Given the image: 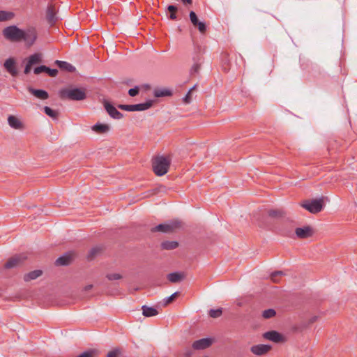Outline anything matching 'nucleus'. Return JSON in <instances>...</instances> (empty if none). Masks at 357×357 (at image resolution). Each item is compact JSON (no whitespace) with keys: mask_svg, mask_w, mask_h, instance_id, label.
I'll use <instances>...</instances> for the list:
<instances>
[{"mask_svg":"<svg viewBox=\"0 0 357 357\" xmlns=\"http://www.w3.org/2000/svg\"><path fill=\"white\" fill-rule=\"evenodd\" d=\"M3 37L11 42H20L23 37V30L15 25L6 27L2 31Z\"/></svg>","mask_w":357,"mask_h":357,"instance_id":"obj_3","label":"nucleus"},{"mask_svg":"<svg viewBox=\"0 0 357 357\" xmlns=\"http://www.w3.org/2000/svg\"><path fill=\"white\" fill-rule=\"evenodd\" d=\"M99 355V351L96 349H89L78 355L77 357H97Z\"/></svg>","mask_w":357,"mask_h":357,"instance_id":"obj_33","label":"nucleus"},{"mask_svg":"<svg viewBox=\"0 0 357 357\" xmlns=\"http://www.w3.org/2000/svg\"><path fill=\"white\" fill-rule=\"evenodd\" d=\"M268 217L282 222L287 217L286 212L281 208L270 209L267 211Z\"/></svg>","mask_w":357,"mask_h":357,"instance_id":"obj_15","label":"nucleus"},{"mask_svg":"<svg viewBox=\"0 0 357 357\" xmlns=\"http://www.w3.org/2000/svg\"><path fill=\"white\" fill-rule=\"evenodd\" d=\"M271 349L272 347L269 344H259L252 346L250 351L255 355L263 356L268 353Z\"/></svg>","mask_w":357,"mask_h":357,"instance_id":"obj_12","label":"nucleus"},{"mask_svg":"<svg viewBox=\"0 0 357 357\" xmlns=\"http://www.w3.org/2000/svg\"><path fill=\"white\" fill-rule=\"evenodd\" d=\"M194 64L192 65L191 69H190V75H195L196 74H198L199 72V70L201 68V65L203 62V58L197 55L196 57L193 58Z\"/></svg>","mask_w":357,"mask_h":357,"instance_id":"obj_20","label":"nucleus"},{"mask_svg":"<svg viewBox=\"0 0 357 357\" xmlns=\"http://www.w3.org/2000/svg\"><path fill=\"white\" fill-rule=\"evenodd\" d=\"M30 65L33 66L42 62V54L35 53L28 58L27 61Z\"/></svg>","mask_w":357,"mask_h":357,"instance_id":"obj_30","label":"nucleus"},{"mask_svg":"<svg viewBox=\"0 0 357 357\" xmlns=\"http://www.w3.org/2000/svg\"><path fill=\"white\" fill-rule=\"evenodd\" d=\"M46 73L50 76V77H56L58 74V70L56 69H51L47 67V70H46Z\"/></svg>","mask_w":357,"mask_h":357,"instance_id":"obj_44","label":"nucleus"},{"mask_svg":"<svg viewBox=\"0 0 357 357\" xmlns=\"http://www.w3.org/2000/svg\"><path fill=\"white\" fill-rule=\"evenodd\" d=\"M295 225V221L287 217L282 222H281V226L279 229L280 233L284 236L293 237V230Z\"/></svg>","mask_w":357,"mask_h":357,"instance_id":"obj_5","label":"nucleus"},{"mask_svg":"<svg viewBox=\"0 0 357 357\" xmlns=\"http://www.w3.org/2000/svg\"><path fill=\"white\" fill-rule=\"evenodd\" d=\"M38 35L36 30L34 28H29L23 30V37L22 40H24L27 47L32 46L37 39Z\"/></svg>","mask_w":357,"mask_h":357,"instance_id":"obj_7","label":"nucleus"},{"mask_svg":"<svg viewBox=\"0 0 357 357\" xmlns=\"http://www.w3.org/2000/svg\"><path fill=\"white\" fill-rule=\"evenodd\" d=\"M104 107L108 114L113 119H121L123 114L119 112L116 108L107 101L104 102Z\"/></svg>","mask_w":357,"mask_h":357,"instance_id":"obj_16","label":"nucleus"},{"mask_svg":"<svg viewBox=\"0 0 357 357\" xmlns=\"http://www.w3.org/2000/svg\"><path fill=\"white\" fill-rule=\"evenodd\" d=\"M47 70V67L45 66H38V67H36L34 68V73L36 74V75H38L41 73H46V70Z\"/></svg>","mask_w":357,"mask_h":357,"instance_id":"obj_42","label":"nucleus"},{"mask_svg":"<svg viewBox=\"0 0 357 357\" xmlns=\"http://www.w3.org/2000/svg\"><path fill=\"white\" fill-rule=\"evenodd\" d=\"M222 314V308L218 309H211L209 310L208 314L212 318H218L220 317Z\"/></svg>","mask_w":357,"mask_h":357,"instance_id":"obj_38","label":"nucleus"},{"mask_svg":"<svg viewBox=\"0 0 357 357\" xmlns=\"http://www.w3.org/2000/svg\"><path fill=\"white\" fill-rule=\"evenodd\" d=\"M197 85L195 84V86H193L190 90H189V92L191 93L193 90L195 89Z\"/></svg>","mask_w":357,"mask_h":357,"instance_id":"obj_51","label":"nucleus"},{"mask_svg":"<svg viewBox=\"0 0 357 357\" xmlns=\"http://www.w3.org/2000/svg\"><path fill=\"white\" fill-rule=\"evenodd\" d=\"M181 222L178 221L172 222L169 224H159L156 227L151 229L152 232L160 231L164 233H169L173 231L174 229L180 227Z\"/></svg>","mask_w":357,"mask_h":357,"instance_id":"obj_8","label":"nucleus"},{"mask_svg":"<svg viewBox=\"0 0 357 357\" xmlns=\"http://www.w3.org/2000/svg\"><path fill=\"white\" fill-rule=\"evenodd\" d=\"M139 91V87L138 86H135V87H134L132 89H129L128 94H129V96H130L132 97H135L137 95H138Z\"/></svg>","mask_w":357,"mask_h":357,"instance_id":"obj_43","label":"nucleus"},{"mask_svg":"<svg viewBox=\"0 0 357 357\" xmlns=\"http://www.w3.org/2000/svg\"><path fill=\"white\" fill-rule=\"evenodd\" d=\"M8 122L10 127L15 129L23 128V124L21 121L15 116L10 115L8 118Z\"/></svg>","mask_w":357,"mask_h":357,"instance_id":"obj_22","label":"nucleus"},{"mask_svg":"<svg viewBox=\"0 0 357 357\" xmlns=\"http://www.w3.org/2000/svg\"><path fill=\"white\" fill-rule=\"evenodd\" d=\"M59 97L70 100H83L86 98V91L80 88H67L59 91Z\"/></svg>","mask_w":357,"mask_h":357,"instance_id":"obj_2","label":"nucleus"},{"mask_svg":"<svg viewBox=\"0 0 357 357\" xmlns=\"http://www.w3.org/2000/svg\"><path fill=\"white\" fill-rule=\"evenodd\" d=\"M43 271L40 270H35L31 271L24 275V280L26 282H29L33 280H35L42 275Z\"/></svg>","mask_w":357,"mask_h":357,"instance_id":"obj_28","label":"nucleus"},{"mask_svg":"<svg viewBox=\"0 0 357 357\" xmlns=\"http://www.w3.org/2000/svg\"><path fill=\"white\" fill-rule=\"evenodd\" d=\"M295 234L297 238L304 239L312 236L314 231L310 226H305L303 227L296 228Z\"/></svg>","mask_w":357,"mask_h":357,"instance_id":"obj_11","label":"nucleus"},{"mask_svg":"<svg viewBox=\"0 0 357 357\" xmlns=\"http://www.w3.org/2000/svg\"><path fill=\"white\" fill-rule=\"evenodd\" d=\"M28 91L36 98L40 100H46L49 98L48 93L43 89H35L32 87H29Z\"/></svg>","mask_w":357,"mask_h":357,"instance_id":"obj_21","label":"nucleus"},{"mask_svg":"<svg viewBox=\"0 0 357 357\" xmlns=\"http://www.w3.org/2000/svg\"><path fill=\"white\" fill-rule=\"evenodd\" d=\"M142 314L146 317H153L158 314V312L155 308H154L153 307H149L146 305H144L142 307Z\"/></svg>","mask_w":357,"mask_h":357,"instance_id":"obj_27","label":"nucleus"},{"mask_svg":"<svg viewBox=\"0 0 357 357\" xmlns=\"http://www.w3.org/2000/svg\"><path fill=\"white\" fill-rule=\"evenodd\" d=\"M318 319V317L317 316H313L309 320H308V322H307V324L305 326H308L311 324H312L313 323H314Z\"/></svg>","mask_w":357,"mask_h":357,"instance_id":"obj_47","label":"nucleus"},{"mask_svg":"<svg viewBox=\"0 0 357 357\" xmlns=\"http://www.w3.org/2000/svg\"><path fill=\"white\" fill-rule=\"evenodd\" d=\"M284 275V273L282 271H277L271 274V279L275 283L280 282L279 277Z\"/></svg>","mask_w":357,"mask_h":357,"instance_id":"obj_36","label":"nucleus"},{"mask_svg":"<svg viewBox=\"0 0 357 357\" xmlns=\"http://www.w3.org/2000/svg\"><path fill=\"white\" fill-rule=\"evenodd\" d=\"M3 66L6 70L13 76H16L17 75V70L15 67V61L14 59H8L7 60H6Z\"/></svg>","mask_w":357,"mask_h":357,"instance_id":"obj_19","label":"nucleus"},{"mask_svg":"<svg viewBox=\"0 0 357 357\" xmlns=\"http://www.w3.org/2000/svg\"><path fill=\"white\" fill-rule=\"evenodd\" d=\"M92 288H93V285H92V284H88V285H86V286H85V287H84V289H83V290H84V291H87L91 290Z\"/></svg>","mask_w":357,"mask_h":357,"instance_id":"obj_49","label":"nucleus"},{"mask_svg":"<svg viewBox=\"0 0 357 357\" xmlns=\"http://www.w3.org/2000/svg\"><path fill=\"white\" fill-rule=\"evenodd\" d=\"M185 278V275L180 272H174L167 275V279L172 283H176L181 282Z\"/></svg>","mask_w":357,"mask_h":357,"instance_id":"obj_24","label":"nucleus"},{"mask_svg":"<svg viewBox=\"0 0 357 357\" xmlns=\"http://www.w3.org/2000/svg\"><path fill=\"white\" fill-rule=\"evenodd\" d=\"M31 67L32 66L30 65L28 62L25 66V68H24V73L27 75L30 73L31 70Z\"/></svg>","mask_w":357,"mask_h":357,"instance_id":"obj_48","label":"nucleus"},{"mask_svg":"<svg viewBox=\"0 0 357 357\" xmlns=\"http://www.w3.org/2000/svg\"><path fill=\"white\" fill-rule=\"evenodd\" d=\"M46 19L49 24H53L56 21V9L54 5L49 4L46 10Z\"/></svg>","mask_w":357,"mask_h":357,"instance_id":"obj_18","label":"nucleus"},{"mask_svg":"<svg viewBox=\"0 0 357 357\" xmlns=\"http://www.w3.org/2000/svg\"><path fill=\"white\" fill-rule=\"evenodd\" d=\"M178 246V243L176 241H166L161 243V248L163 250H171L176 248Z\"/></svg>","mask_w":357,"mask_h":357,"instance_id":"obj_29","label":"nucleus"},{"mask_svg":"<svg viewBox=\"0 0 357 357\" xmlns=\"http://www.w3.org/2000/svg\"><path fill=\"white\" fill-rule=\"evenodd\" d=\"M221 62L222 70L227 73L230 69V61L229 54L223 52L221 54Z\"/></svg>","mask_w":357,"mask_h":357,"instance_id":"obj_25","label":"nucleus"},{"mask_svg":"<svg viewBox=\"0 0 357 357\" xmlns=\"http://www.w3.org/2000/svg\"><path fill=\"white\" fill-rule=\"evenodd\" d=\"M177 7L174 5H169L167 7V10L169 13V18L172 20H175L177 19L176 16V12H177Z\"/></svg>","mask_w":357,"mask_h":357,"instance_id":"obj_34","label":"nucleus"},{"mask_svg":"<svg viewBox=\"0 0 357 357\" xmlns=\"http://www.w3.org/2000/svg\"><path fill=\"white\" fill-rule=\"evenodd\" d=\"M189 17L193 26L197 27L200 33H204L206 31V26L205 23L199 21L198 17L194 11L190 12Z\"/></svg>","mask_w":357,"mask_h":357,"instance_id":"obj_13","label":"nucleus"},{"mask_svg":"<svg viewBox=\"0 0 357 357\" xmlns=\"http://www.w3.org/2000/svg\"><path fill=\"white\" fill-rule=\"evenodd\" d=\"M92 131L98 133H105L110 131L109 126L98 123L91 127Z\"/></svg>","mask_w":357,"mask_h":357,"instance_id":"obj_23","label":"nucleus"},{"mask_svg":"<svg viewBox=\"0 0 357 357\" xmlns=\"http://www.w3.org/2000/svg\"><path fill=\"white\" fill-rule=\"evenodd\" d=\"M213 343V340L211 338H202L196 340L192 344V347L196 350L205 349L209 347Z\"/></svg>","mask_w":357,"mask_h":357,"instance_id":"obj_17","label":"nucleus"},{"mask_svg":"<svg viewBox=\"0 0 357 357\" xmlns=\"http://www.w3.org/2000/svg\"><path fill=\"white\" fill-rule=\"evenodd\" d=\"M119 354V350L114 349V350L109 351L107 354V357H118Z\"/></svg>","mask_w":357,"mask_h":357,"instance_id":"obj_45","label":"nucleus"},{"mask_svg":"<svg viewBox=\"0 0 357 357\" xmlns=\"http://www.w3.org/2000/svg\"><path fill=\"white\" fill-rule=\"evenodd\" d=\"M183 3L185 4H191L192 1V0H181Z\"/></svg>","mask_w":357,"mask_h":357,"instance_id":"obj_50","label":"nucleus"},{"mask_svg":"<svg viewBox=\"0 0 357 357\" xmlns=\"http://www.w3.org/2000/svg\"><path fill=\"white\" fill-rule=\"evenodd\" d=\"M44 112L47 116H49L50 117H51L52 119H56L59 115V114L56 111L53 110L52 109H51L50 107H49L47 106H45L44 107Z\"/></svg>","mask_w":357,"mask_h":357,"instance_id":"obj_35","label":"nucleus"},{"mask_svg":"<svg viewBox=\"0 0 357 357\" xmlns=\"http://www.w3.org/2000/svg\"><path fill=\"white\" fill-rule=\"evenodd\" d=\"M55 63L58 66V67L60 69L66 70L67 72L73 73L75 70V68L73 65L66 61L56 60L55 61Z\"/></svg>","mask_w":357,"mask_h":357,"instance_id":"obj_26","label":"nucleus"},{"mask_svg":"<svg viewBox=\"0 0 357 357\" xmlns=\"http://www.w3.org/2000/svg\"><path fill=\"white\" fill-rule=\"evenodd\" d=\"M153 93L156 98L169 96L172 94V91L167 89H155Z\"/></svg>","mask_w":357,"mask_h":357,"instance_id":"obj_31","label":"nucleus"},{"mask_svg":"<svg viewBox=\"0 0 357 357\" xmlns=\"http://www.w3.org/2000/svg\"><path fill=\"white\" fill-rule=\"evenodd\" d=\"M179 294V292L176 291L174 294H172L170 296L165 298L163 300V305L166 306L173 302V301L178 296Z\"/></svg>","mask_w":357,"mask_h":357,"instance_id":"obj_39","label":"nucleus"},{"mask_svg":"<svg viewBox=\"0 0 357 357\" xmlns=\"http://www.w3.org/2000/svg\"><path fill=\"white\" fill-rule=\"evenodd\" d=\"M172 163L170 155H158L152 158V168L153 172L158 176L166 174Z\"/></svg>","mask_w":357,"mask_h":357,"instance_id":"obj_1","label":"nucleus"},{"mask_svg":"<svg viewBox=\"0 0 357 357\" xmlns=\"http://www.w3.org/2000/svg\"><path fill=\"white\" fill-rule=\"evenodd\" d=\"M191 93H190L189 91L188 92V93L186 94V96L183 98V102L186 104H188L191 102V96H190Z\"/></svg>","mask_w":357,"mask_h":357,"instance_id":"obj_46","label":"nucleus"},{"mask_svg":"<svg viewBox=\"0 0 357 357\" xmlns=\"http://www.w3.org/2000/svg\"><path fill=\"white\" fill-rule=\"evenodd\" d=\"M109 280H116L122 278V275L119 273H109L106 275Z\"/></svg>","mask_w":357,"mask_h":357,"instance_id":"obj_40","label":"nucleus"},{"mask_svg":"<svg viewBox=\"0 0 357 357\" xmlns=\"http://www.w3.org/2000/svg\"><path fill=\"white\" fill-rule=\"evenodd\" d=\"M264 338L275 343H282L286 341L284 335L276 331H270L263 334Z\"/></svg>","mask_w":357,"mask_h":357,"instance_id":"obj_9","label":"nucleus"},{"mask_svg":"<svg viewBox=\"0 0 357 357\" xmlns=\"http://www.w3.org/2000/svg\"><path fill=\"white\" fill-rule=\"evenodd\" d=\"M26 259V256L25 254L15 255L7 261V262L4 264V267L7 269L14 268L21 264Z\"/></svg>","mask_w":357,"mask_h":357,"instance_id":"obj_10","label":"nucleus"},{"mask_svg":"<svg viewBox=\"0 0 357 357\" xmlns=\"http://www.w3.org/2000/svg\"><path fill=\"white\" fill-rule=\"evenodd\" d=\"M15 15L13 12L0 10V22H6L12 20Z\"/></svg>","mask_w":357,"mask_h":357,"instance_id":"obj_32","label":"nucleus"},{"mask_svg":"<svg viewBox=\"0 0 357 357\" xmlns=\"http://www.w3.org/2000/svg\"><path fill=\"white\" fill-rule=\"evenodd\" d=\"M301 206L308 211L310 213L316 214L321 212L324 208V201L322 198L314 199H307L300 204Z\"/></svg>","mask_w":357,"mask_h":357,"instance_id":"obj_4","label":"nucleus"},{"mask_svg":"<svg viewBox=\"0 0 357 357\" xmlns=\"http://www.w3.org/2000/svg\"><path fill=\"white\" fill-rule=\"evenodd\" d=\"M153 105L152 100H148L144 103H139L135 105H119L118 107L122 110L128 112L134 111H144L149 109Z\"/></svg>","mask_w":357,"mask_h":357,"instance_id":"obj_6","label":"nucleus"},{"mask_svg":"<svg viewBox=\"0 0 357 357\" xmlns=\"http://www.w3.org/2000/svg\"><path fill=\"white\" fill-rule=\"evenodd\" d=\"M100 252V248H98V247L93 248L89 251V253L88 255V258L90 259H93V257L96 256Z\"/></svg>","mask_w":357,"mask_h":357,"instance_id":"obj_41","label":"nucleus"},{"mask_svg":"<svg viewBox=\"0 0 357 357\" xmlns=\"http://www.w3.org/2000/svg\"><path fill=\"white\" fill-rule=\"evenodd\" d=\"M275 314H276V312L273 309L265 310L262 312V317L264 319H271V318L275 317Z\"/></svg>","mask_w":357,"mask_h":357,"instance_id":"obj_37","label":"nucleus"},{"mask_svg":"<svg viewBox=\"0 0 357 357\" xmlns=\"http://www.w3.org/2000/svg\"><path fill=\"white\" fill-rule=\"evenodd\" d=\"M75 253L73 252H68L59 257L55 261L56 266H68L73 260Z\"/></svg>","mask_w":357,"mask_h":357,"instance_id":"obj_14","label":"nucleus"}]
</instances>
